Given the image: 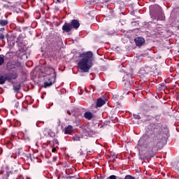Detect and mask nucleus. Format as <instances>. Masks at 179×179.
Masks as SVG:
<instances>
[{
    "instance_id": "obj_15",
    "label": "nucleus",
    "mask_w": 179,
    "mask_h": 179,
    "mask_svg": "<svg viewBox=\"0 0 179 179\" xmlns=\"http://www.w3.org/2000/svg\"><path fill=\"white\" fill-rule=\"evenodd\" d=\"M124 90L126 92H128L129 90H131V83L129 82H127L124 83V86L123 87Z\"/></svg>"
},
{
    "instance_id": "obj_12",
    "label": "nucleus",
    "mask_w": 179,
    "mask_h": 179,
    "mask_svg": "<svg viewBox=\"0 0 179 179\" xmlns=\"http://www.w3.org/2000/svg\"><path fill=\"white\" fill-rule=\"evenodd\" d=\"M10 173L8 171H0V177L3 179H8Z\"/></svg>"
},
{
    "instance_id": "obj_36",
    "label": "nucleus",
    "mask_w": 179,
    "mask_h": 179,
    "mask_svg": "<svg viewBox=\"0 0 179 179\" xmlns=\"http://www.w3.org/2000/svg\"><path fill=\"white\" fill-rule=\"evenodd\" d=\"M5 31V28H1L0 29V33H1V31Z\"/></svg>"
},
{
    "instance_id": "obj_31",
    "label": "nucleus",
    "mask_w": 179,
    "mask_h": 179,
    "mask_svg": "<svg viewBox=\"0 0 179 179\" xmlns=\"http://www.w3.org/2000/svg\"><path fill=\"white\" fill-rule=\"evenodd\" d=\"M16 31L22 32V29H20V27H18L16 29Z\"/></svg>"
},
{
    "instance_id": "obj_2",
    "label": "nucleus",
    "mask_w": 179,
    "mask_h": 179,
    "mask_svg": "<svg viewBox=\"0 0 179 179\" xmlns=\"http://www.w3.org/2000/svg\"><path fill=\"white\" fill-rule=\"evenodd\" d=\"M81 59L78 64V66L83 72H89L90 68L93 66V62L94 61V57H93V52H87L86 53H81L80 55Z\"/></svg>"
},
{
    "instance_id": "obj_39",
    "label": "nucleus",
    "mask_w": 179,
    "mask_h": 179,
    "mask_svg": "<svg viewBox=\"0 0 179 179\" xmlns=\"http://www.w3.org/2000/svg\"><path fill=\"white\" fill-rule=\"evenodd\" d=\"M15 106L17 107V106H19V102H16Z\"/></svg>"
},
{
    "instance_id": "obj_11",
    "label": "nucleus",
    "mask_w": 179,
    "mask_h": 179,
    "mask_svg": "<svg viewBox=\"0 0 179 179\" xmlns=\"http://www.w3.org/2000/svg\"><path fill=\"white\" fill-rule=\"evenodd\" d=\"M104 104H106V100L103 99L102 98H99L96 100V108H99V107H103Z\"/></svg>"
},
{
    "instance_id": "obj_6",
    "label": "nucleus",
    "mask_w": 179,
    "mask_h": 179,
    "mask_svg": "<svg viewBox=\"0 0 179 179\" xmlns=\"http://www.w3.org/2000/svg\"><path fill=\"white\" fill-rule=\"evenodd\" d=\"M151 72L152 68H150L149 66H145L141 69V75H143V76L149 75V73H150Z\"/></svg>"
},
{
    "instance_id": "obj_37",
    "label": "nucleus",
    "mask_w": 179,
    "mask_h": 179,
    "mask_svg": "<svg viewBox=\"0 0 179 179\" xmlns=\"http://www.w3.org/2000/svg\"><path fill=\"white\" fill-rule=\"evenodd\" d=\"M67 114H69V115H72V113L69 110L67 111Z\"/></svg>"
},
{
    "instance_id": "obj_17",
    "label": "nucleus",
    "mask_w": 179,
    "mask_h": 179,
    "mask_svg": "<svg viewBox=\"0 0 179 179\" xmlns=\"http://www.w3.org/2000/svg\"><path fill=\"white\" fill-rule=\"evenodd\" d=\"M20 89H21L20 84L17 85H13V90L15 93H19V92L20 91Z\"/></svg>"
},
{
    "instance_id": "obj_33",
    "label": "nucleus",
    "mask_w": 179,
    "mask_h": 179,
    "mask_svg": "<svg viewBox=\"0 0 179 179\" xmlns=\"http://www.w3.org/2000/svg\"><path fill=\"white\" fill-rule=\"evenodd\" d=\"M126 76H129V78H130V79H132V75H131V74H126Z\"/></svg>"
},
{
    "instance_id": "obj_42",
    "label": "nucleus",
    "mask_w": 179,
    "mask_h": 179,
    "mask_svg": "<svg viewBox=\"0 0 179 179\" xmlns=\"http://www.w3.org/2000/svg\"><path fill=\"white\" fill-rule=\"evenodd\" d=\"M17 41H19V37L17 38Z\"/></svg>"
},
{
    "instance_id": "obj_34",
    "label": "nucleus",
    "mask_w": 179,
    "mask_h": 179,
    "mask_svg": "<svg viewBox=\"0 0 179 179\" xmlns=\"http://www.w3.org/2000/svg\"><path fill=\"white\" fill-rule=\"evenodd\" d=\"M57 2L59 3H61L62 2H64V0H57Z\"/></svg>"
},
{
    "instance_id": "obj_29",
    "label": "nucleus",
    "mask_w": 179,
    "mask_h": 179,
    "mask_svg": "<svg viewBox=\"0 0 179 179\" xmlns=\"http://www.w3.org/2000/svg\"><path fill=\"white\" fill-rule=\"evenodd\" d=\"M52 153H55V152H57V148H55V147H53L52 149Z\"/></svg>"
},
{
    "instance_id": "obj_5",
    "label": "nucleus",
    "mask_w": 179,
    "mask_h": 179,
    "mask_svg": "<svg viewBox=\"0 0 179 179\" xmlns=\"http://www.w3.org/2000/svg\"><path fill=\"white\" fill-rule=\"evenodd\" d=\"M19 75L16 72H11L6 74V78L8 82H11L12 80H15V79H17Z\"/></svg>"
},
{
    "instance_id": "obj_40",
    "label": "nucleus",
    "mask_w": 179,
    "mask_h": 179,
    "mask_svg": "<svg viewBox=\"0 0 179 179\" xmlns=\"http://www.w3.org/2000/svg\"><path fill=\"white\" fill-rule=\"evenodd\" d=\"M45 131H47V129H44V131H43V132H45Z\"/></svg>"
},
{
    "instance_id": "obj_26",
    "label": "nucleus",
    "mask_w": 179,
    "mask_h": 179,
    "mask_svg": "<svg viewBox=\"0 0 179 179\" xmlns=\"http://www.w3.org/2000/svg\"><path fill=\"white\" fill-rule=\"evenodd\" d=\"M109 159H117V157L115 155H111L110 157H109Z\"/></svg>"
},
{
    "instance_id": "obj_43",
    "label": "nucleus",
    "mask_w": 179,
    "mask_h": 179,
    "mask_svg": "<svg viewBox=\"0 0 179 179\" xmlns=\"http://www.w3.org/2000/svg\"><path fill=\"white\" fill-rule=\"evenodd\" d=\"M177 179H179V177Z\"/></svg>"
},
{
    "instance_id": "obj_8",
    "label": "nucleus",
    "mask_w": 179,
    "mask_h": 179,
    "mask_svg": "<svg viewBox=\"0 0 179 179\" xmlns=\"http://www.w3.org/2000/svg\"><path fill=\"white\" fill-rule=\"evenodd\" d=\"M62 29L64 33H69L72 31L73 28L69 22H65Z\"/></svg>"
},
{
    "instance_id": "obj_16",
    "label": "nucleus",
    "mask_w": 179,
    "mask_h": 179,
    "mask_svg": "<svg viewBox=\"0 0 179 179\" xmlns=\"http://www.w3.org/2000/svg\"><path fill=\"white\" fill-rule=\"evenodd\" d=\"M8 24H9V22L8 20H3V19L0 20V26L5 27V26H8Z\"/></svg>"
},
{
    "instance_id": "obj_41",
    "label": "nucleus",
    "mask_w": 179,
    "mask_h": 179,
    "mask_svg": "<svg viewBox=\"0 0 179 179\" xmlns=\"http://www.w3.org/2000/svg\"><path fill=\"white\" fill-rule=\"evenodd\" d=\"M41 122V123H42V124H44V122Z\"/></svg>"
},
{
    "instance_id": "obj_14",
    "label": "nucleus",
    "mask_w": 179,
    "mask_h": 179,
    "mask_svg": "<svg viewBox=\"0 0 179 179\" xmlns=\"http://www.w3.org/2000/svg\"><path fill=\"white\" fill-rule=\"evenodd\" d=\"M73 132V127L69 125L64 128V134H72Z\"/></svg>"
},
{
    "instance_id": "obj_3",
    "label": "nucleus",
    "mask_w": 179,
    "mask_h": 179,
    "mask_svg": "<svg viewBox=\"0 0 179 179\" xmlns=\"http://www.w3.org/2000/svg\"><path fill=\"white\" fill-rule=\"evenodd\" d=\"M50 70L52 71L54 76L49 78V82L44 83L43 87L45 88L52 86V85L55 83V80L57 79V73L55 72V69H54L53 68H50Z\"/></svg>"
},
{
    "instance_id": "obj_9",
    "label": "nucleus",
    "mask_w": 179,
    "mask_h": 179,
    "mask_svg": "<svg viewBox=\"0 0 179 179\" xmlns=\"http://www.w3.org/2000/svg\"><path fill=\"white\" fill-rule=\"evenodd\" d=\"M134 43L137 47H142L145 44V38L142 37H137L134 38Z\"/></svg>"
},
{
    "instance_id": "obj_27",
    "label": "nucleus",
    "mask_w": 179,
    "mask_h": 179,
    "mask_svg": "<svg viewBox=\"0 0 179 179\" xmlns=\"http://www.w3.org/2000/svg\"><path fill=\"white\" fill-rule=\"evenodd\" d=\"M53 143L55 144V145H59V142H58V140L57 139H55L54 141H53Z\"/></svg>"
},
{
    "instance_id": "obj_35",
    "label": "nucleus",
    "mask_w": 179,
    "mask_h": 179,
    "mask_svg": "<svg viewBox=\"0 0 179 179\" xmlns=\"http://www.w3.org/2000/svg\"><path fill=\"white\" fill-rule=\"evenodd\" d=\"M22 29H23V30H24H24H27V29H29V27H23Z\"/></svg>"
},
{
    "instance_id": "obj_38",
    "label": "nucleus",
    "mask_w": 179,
    "mask_h": 179,
    "mask_svg": "<svg viewBox=\"0 0 179 179\" xmlns=\"http://www.w3.org/2000/svg\"><path fill=\"white\" fill-rule=\"evenodd\" d=\"M67 178L69 179L73 178V176H68Z\"/></svg>"
},
{
    "instance_id": "obj_22",
    "label": "nucleus",
    "mask_w": 179,
    "mask_h": 179,
    "mask_svg": "<svg viewBox=\"0 0 179 179\" xmlns=\"http://www.w3.org/2000/svg\"><path fill=\"white\" fill-rule=\"evenodd\" d=\"M133 117H134V118L135 119V120H141V115H136V114H134L133 115Z\"/></svg>"
},
{
    "instance_id": "obj_7",
    "label": "nucleus",
    "mask_w": 179,
    "mask_h": 179,
    "mask_svg": "<svg viewBox=\"0 0 179 179\" xmlns=\"http://www.w3.org/2000/svg\"><path fill=\"white\" fill-rule=\"evenodd\" d=\"M69 23L71 29H74V30H78L80 27V23H79L78 20H72Z\"/></svg>"
},
{
    "instance_id": "obj_24",
    "label": "nucleus",
    "mask_w": 179,
    "mask_h": 179,
    "mask_svg": "<svg viewBox=\"0 0 179 179\" xmlns=\"http://www.w3.org/2000/svg\"><path fill=\"white\" fill-rule=\"evenodd\" d=\"M124 179H135V177L131 176V175H127L125 177H124Z\"/></svg>"
},
{
    "instance_id": "obj_32",
    "label": "nucleus",
    "mask_w": 179,
    "mask_h": 179,
    "mask_svg": "<svg viewBox=\"0 0 179 179\" xmlns=\"http://www.w3.org/2000/svg\"><path fill=\"white\" fill-rule=\"evenodd\" d=\"M164 19V14L162 13L161 14V20H163Z\"/></svg>"
},
{
    "instance_id": "obj_18",
    "label": "nucleus",
    "mask_w": 179,
    "mask_h": 179,
    "mask_svg": "<svg viewBox=\"0 0 179 179\" xmlns=\"http://www.w3.org/2000/svg\"><path fill=\"white\" fill-rule=\"evenodd\" d=\"M16 37H17V35L15 33L12 34L10 36L9 40L13 42V44H15V38H16Z\"/></svg>"
},
{
    "instance_id": "obj_20",
    "label": "nucleus",
    "mask_w": 179,
    "mask_h": 179,
    "mask_svg": "<svg viewBox=\"0 0 179 179\" xmlns=\"http://www.w3.org/2000/svg\"><path fill=\"white\" fill-rule=\"evenodd\" d=\"M5 62V56L3 55H0V66L3 65Z\"/></svg>"
},
{
    "instance_id": "obj_23",
    "label": "nucleus",
    "mask_w": 179,
    "mask_h": 179,
    "mask_svg": "<svg viewBox=\"0 0 179 179\" xmlns=\"http://www.w3.org/2000/svg\"><path fill=\"white\" fill-rule=\"evenodd\" d=\"M0 40H1V41H3V40H5V35H3L2 32H0Z\"/></svg>"
},
{
    "instance_id": "obj_28",
    "label": "nucleus",
    "mask_w": 179,
    "mask_h": 179,
    "mask_svg": "<svg viewBox=\"0 0 179 179\" xmlns=\"http://www.w3.org/2000/svg\"><path fill=\"white\" fill-rule=\"evenodd\" d=\"M176 169H177L178 173H179V161L177 162Z\"/></svg>"
},
{
    "instance_id": "obj_25",
    "label": "nucleus",
    "mask_w": 179,
    "mask_h": 179,
    "mask_svg": "<svg viewBox=\"0 0 179 179\" xmlns=\"http://www.w3.org/2000/svg\"><path fill=\"white\" fill-rule=\"evenodd\" d=\"M108 178H109V179H117V176H115V175L110 176L108 177Z\"/></svg>"
},
{
    "instance_id": "obj_1",
    "label": "nucleus",
    "mask_w": 179,
    "mask_h": 179,
    "mask_svg": "<svg viewBox=\"0 0 179 179\" xmlns=\"http://www.w3.org/2000/svg\"><path fill=\"white\" fill-rule=\"evenodd\" d=\"M145 134L143 138L138 141V146H143L145 141L148 149L152 152H157L161 146H163L164 136H163V125L159 123H150L145 128Z\"/></svg>"
},
{
    "instance_id": "obj_13",
    "label": "nucleus",
    "mask_w": 179,
    "mask_h": 179,
    "mask_svg": "<svg viewBox=\"0 0 179 179\" xmlns=\"http://www.w3.org/2000/svg\"><path fill=\"white\" fill-rule=\"evenodd\" d=\"M6 68L7 71H12V69H15L16 67L12 62L9 61L6 63Z\"/></svg>"
},
{
    "instance_id": "obj_21",
    "label": "nucleus",
    "mask_w": 179,
    "mask_h": 179,
    "mask_svg": "<svg viewBox=\"0 0 179 179\" xmlns=\"http://www.w3.org/2000/svg\"><path fill=\"white\" fill-rule=\"evenodd\" d=\"M50 44L54 47V48H57V47H58V42L57 41V39L53 40Z\"/></svg>"
},
{
    "instance_id": "obj_10",
    "label": "nucleus",
    "mask_w": 179,
    "mask_h": 179,
    "mask_svg": "<svg viewBox=\"0 0 179 179\" xmlns=\"http://www.w3.org/2000/svg\"><path fill=\"white\" fill-rule=\"evenodd\" d=\"M84 117L85 118V120H88V121H90L93 120V118H96V115H94V114H93V113L90 111H87L84 113Z\"/></svg>"
},
{
    "instance_id": "obj_30",
    "label": "nucleus",
    "mask_w": 179,
    "mask_h": 179,
    "mask_svg": "<svg viewBox=\"0 0 179 179\" xmlns=\"http://www.w3.org/2000/svg\"><path fill=\"white\" fill-rule=\"evenodd\" d=\"M73 140L74 141H80V138L79 137L76 136V137H73Z\"/></svg>"
},
{
    "instance_id": "obj_19",
    "label": "nucleus",
    "mask_w": 179,
    "mask_h": 179,
    "mask_svg": "<svg viewBox=\"0 0 179 179\" xmlns=\"http://www.w3.org/2000/svg\"><path fill=\"white\" fill-rule=\"evenodd\" d=\"M6 80H8L6 76L5 77H3V76H0V85H3Z\"/></svg>"
},
{
    "instance_id": "obj_4",
    "label": "nucleus",
    "mask_w": 179,
    "mask_h": 179,
    "mask_svg": "<svg viewBox=\"0 0 179 179\" xmlns=\"http://www.w3.org/2000/svg\"><path fill=\"white\" fill-rule=\"evenodd\" d=\"M142 113H143V115H145V117H148V121H152V119H155L156 122H159V121H160V117H161L160 114L155 115V116H150L146 113V110H145V109H143L142 110Z\"/></svg>"
}]
</instances>
